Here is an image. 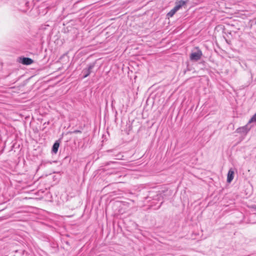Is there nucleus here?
Returning a JSON list of instances; mask_svg holds the SVG:
<instances>
[{
  "label": "nucleus",
  "mask_w": 256,
  "mask_h": 256,
  "mask_svg": "<svg viewBox=\"0 0 256 256\" xmlns=\"http://www.w3.org/2000/svg\"><path fill=\"white\" fill-rule=\"evenodd\" d=\"M82 132L80 130H75L73 132V133L76 134V133H81Z\"/></svg>",
  "instance_id": "obj_11"
},
{
  "label": "nucleus",
  "mask_w": 256,
  "mask_h": 256,
  "mask_svg": "<svg viewBox=\"0 0 256 256\" xmlns=\"http://www.w3.org/2000/svg\"><path fill=\"white\" fill-rule=\"evenodd\" d=\"M20 62L24 65H30L34 62V60L30 58L23 57L20 58Z\"/></svg>",
  "instance_id": "obj_4"
},
{
  "label": "nucleus",
  "mask_w": 256,
  "mask_h": 256,
  "mask_svg": "<svg viewBox=\"0 0 256 256\" xmlns=\"http://www.w3.org/2000/svg\"><path fill=\"white\" fill-rule=\"evenodd\" d=\"M202 56V52L200 50H198L196 52H192L190 56L191 60L198 61L200 59Z\"/></svg>",
  "instance_id": "obj_3"
},
{
  "label": "nucleus",
  "mask_w": 256,
  "mask_h": 256,
  "mask_svg": "<svg viewBox=\"0 0 256 256\" xmlns=\"http://www.w3.org/2000/svg\"><path fill=\"white\" fill-rule=\"evenodd\" d=\"M59 146L60 143L58 141H56L52 146V152L54 154H56L58 151Z\"/></svg>",
  "instance_id": "obj_7"
},
{
  "label": "nucleus",
  "mask_w": 256,
  "mask_h": 256,
  "mask_svg": "<svg viewBox=\"0 0 256 256\" xmlns=\"http://www.w3.org/2000/svg\"><path fill=\"white\" fill-rule=\"evenodd\" d=\"M256 122V113L252 116L250 120V122Z\"/></svg>",
  "instance_id": "obj_9"
},
{
  "label": "nucleus",
  "mask_w": 256,
  "mask_h": 256,
  "mask_svg": "<svg viewBox=\"0 0 256 256\" xmlns=\"http://www.w3.org/2000/svg\"><path fill=\"white\" fill-rule=\"evenodd\" d=\"M252 208L254 209L255 210H256V204H254V205H252Z\"/></svg>",
  "instance_id": "obj_12"
},
{
  "label": "nucleus",
  "mask_w": 256,
  "mask_h": 256,
  "mask_svg": "<svg viewBox=\"0 0 256 256\" xmlns=\"http://www.w3.org/2000/svg\"><path fill=\"white\" fill-rule=\"evenodd\" d=\"M186 2L184 0H180L179 1L176 2V5L174 8L178 10H180L183 6H184L186 4Z\"/></svg>",
  "instance_id": "obj_5"
},
{
  "label": "nucleus",
  "mask_w": 256,
  "mask_h": 256,
  "mask_svg": "<svg viewBox=\"0 0 256 256\" xmlns=\"http://www.w3.org/2000/svg\"><path fill=\"white\" fill-rule=\"evenodd\" d=\"M177 11V10L174 8L169 12L168 13L167 16L172 17Z\"/></svg>",
  "instance_id": "obj_8"
},
{
  "label": "nucleus",
  "mask_w": 256,
  "mask_h": 256,
  "mask_svg": "<svg viewBox=\"0 0 256 256\" xmlns=\"http://www.w3.org/2000/svg\"><path fill=\"white\" fill-rule=\"evenodd\" d=\"M234 172L232 169H230L228 173L227 176V182H230L234 179Z\"/></svg>",
  "instance_id": "obj_6"
},
{
  "label": "nucleus",
  "mask_w": 256,
  "mask_h": 256,
  "mask_svg": "<svg viewBox=\"0 0 256 256\" xmlns=\"http://www.w3.org/2000/svg\"><path fill=\"white\" fill-rule=\"evenodd\" d=\"M24 3H25V4L26 6L28 4V2H25Z\"/></svg>",
  "instance_id": "obj_13"
},
{
  "label": "nucleus",
  "mask_w": 256,
  "mask_h": 256,
  "mask_svg": "<svg viewBox=\"0 0 256 256\" xmlns=\"http://www.w3.org/2000/svg\"><path fill=\"white\" fill-rule=\"evenodd\" d=\"M116 162L110 161V162H105L104 164V166H106L110 165L111 164H116Z\"/></svg>",
  "instance_id": "obj_10"
},
{
  "label": "nucleus",
  "mask_w": 256,
  "mask_h": 256,
  "mask_svg": "<svg viewBox=\"0 0 256 256\" xmlns=\"http://www.w3.org/2000/svg\"><path fill=\"white\" fill-rule=\"evenodd\" d=\"M114 102V100H112V106H113V102Z\"/></svg>",
  "instance_id": "obj_14"
},
{
  "label": "nucleus",
  "mask_w": 256,
  "mask_h": 256,
  "mask_svg": "<svg viewBox=\"0 0 256 256\" xmlns=\"http://www.w3.org/2000/svg\"><path fill=\"white\" fill-rule=\"evenodd\" d=\"M112 150H108L107 152H112Z\"/></svg>",
  "instance_id": "obj_15"
},
{
  "label": "nucleus",
  "mask_w": 256,
  "mask_h": 256,
  "mask_svg": "<svg viewBox=\"0 0 256 256\" xmlns=\"http://www.w3.org/2000/svg\"><path fill=\"white\" fill-rule=\"evenodd\" d=\"M95 66V62L90 63L87 66V67L84 68L82 72L83 74L82 78L88 77L92 72V70Z\"/></svg>",
  "instance_id": "obj_2"
},
{
  "label": "nucleus",
  "mask_w": 256,
  "mask_h": 256,
  "mask_svg": "<svg viewBox=\"0 0 256 256\" xmlns=\"http://www.w3.org/2000/svg\"><path fill=\"white\" fill-rule=\"evenodd\" d=\"M251 123L252 122H250L249 120L248 123L244 126L238 128L236 130V132L246 136L252 128V126L250 125Z\"/></svg>",
  "instance_id": "obj_1"
}]
</instances>
